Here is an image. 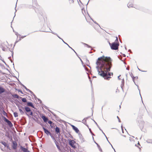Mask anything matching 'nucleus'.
Returning <instances> with one entry per match:
<instances>
[{
    "instance_id": "nucleus-1",
    "label": "nucleus",
    "mask_w": 152,
    "mask_h": 152,
    "mask_svg": "<svg viewBox=\"0 0 152 152\" xmlns=\"http://www.w3.org/2000/svg\"><path fill=\"white\" fill-rule=\"evenodd\" d=\"M112 59L110 57L104 55L99 57L96 60V68L98 75L105 80H109L111 78L110 76L113 75V72H109L112 66Z\"/></svg>"
},
{
    "instance_id": "nucleus-2",
    "label": "nucleus",
    "mask_w": 152,
    "mask_h": 152,
    "mask_svg": "<svg viewBox=\"0 0 152 152\" xmlns=\"http://www.w3.org/2000/svg\"><path fill=\"white\" fill-rule=\"evenodd\" d=\"M7 98L8 100L11 103H13L14 102L16 105L18 107L20 114L21 115H23L24 113L23 110L24 109V107L23 106H24V105H23V103L19 102L17 99H14V101H15V102H14L10 97H7Z\"/></svg>"
},
{
    "instance_id": "nucleus-3",
    "label": "nucleus",
    "mask_w": 152,
    "mask_h": 152,
    "mask_svg": "<svg viewBox=\"0 0 152 152\" xmlns=\"http://www.w3.org/2000/svg\"><path fill=\"white\" fill-rule=\"evenodd\" d=\"M23 110L24 113L23 115L25 113L28 117H30V115L32 116L33 115L31 108L28 106H24V109Z\"/></svg>"
},
{
    "instance_id": "nucleus-4",
    "label": "nucleus",
    "mask_w": 152,
    "mask_h": 152,
    "mask_svg": "<svg viewBox=\"0 0 152 152\" xmlns=\"http://www.w3.org/2000/svg\"><path fill=\"white\" fill-rule=\"evenodd\" d=\"M119 45V43H117L116 42H114L112 43L110 48L112 50H116L118 48V46Z\"/></svg>"
},
{
    "instance_id": "nucleus-5",
    "label": "nucleus",
    "mask_w": 152,
    "mask_h": 152,
    "mask_svg": "<svg viewBox=\"0 0 152 152\" xmlns=\"http://www.w3.org/2000/svg\"><path fill=\"white\" fill-rule=\"evenodd\" d=\"M2 118H3L4 121L7 123V125L10 127L11 128L13 127V124L10 121L8 120L4 116H3Z\"/></svg>"
},
{
    "instance_id": "nucleus-6",
    "label": "nucleus",
    "mask_w": 152,
    "mask_h": 152,
    "mask_svg": "<svg viewBox=\"0 0 152 152\" xmlns=\"http://www.w3.org/2000/svg\"><path fill=\"white\" fill-rule=\"evenodd\" d=\"M68 141L69 144L70 145L74 148H76L75 145H74L76 143V142L75 141L73 140H71L70 139H68Z\"/></svg>"
},
{
    "instance_id": "nucleus-7",
    "label": "nucleus",
    "mask_w": 152,
    "mask_h": 152,
    "mask_svg": "<svg viewBox=\"0 0 152 152\" xmlns=\"http://www.w3.org/2000/svg\"><path fill=\"white\" fill-rule=\"evenodd\" d=\"M49 29L50 31H46L45 29V30H42V31H42V32H51V33H52L53 34H54V35H56L57 36V37L59 38L60 39H61L62 41H63V42L64 43V44H66V43L65 42L64 40H63V39L61 38L58 35V34L54 32H53L52 31L50 28H49Z\"/></svg>"
},
{
    "instance_id": "nucleus-8",
    "label": "nucleus",
    "mask_w": 152,
    "mask_h": 152,
    "mask_svg": "<svg viewBox=\"0 0 152 152\" xmlns=\"http://www.w3.org/2000/svg\"><path fill=\"white\" fill-rule=\"evenodd\" d=\"M26 105V106H28L29 107V106H31L32 108H34L35 109H36L35 107L34 106L33 103L32 102H27V103H23V105Z\"/></svg>"
},
{
    "instance_id": "nucleus-9",
    "label": "nucleus",
    "mask_w": 152,
    "mask_h": 152,
    "mask_svg": "<svg viewBox=\"0 0 152 152\" xmlns=\"http://www.w3.org/2000/svg\"><path fill=\"white\" fill-rule=\"evenodd\" d=\"M4 93L6 94H8V92L6 91L5 88L1 86L0 85V95L1 94Z\"/></svg>"
},
{
    "instance_id": "nucleus-10",
    "label": "nucleus",
    "mask_w": 152,
    "mask_h": 152,
    "mask_svg": "<svg viewBox=\"0 0 152 152\" xmlns=\"http://www.w3.org/2000/svg\"><path fill=\"white\" fill-rule=\"evenodd\" d=\"M42 128L43 129L44 132L46 134L47 136L50 135L52 133H50V131L47 129L46 128L44 127V126L42 127Z\"/></svg>"
},
{
    "instance_id": "nucleus-11",
    "label": "nucleus",
    "mask_w": 152,
    "mask_h": 152,
    "mask_svg": "<svg viewBox=\"0 0 152 152\" xmlns=\"http://www.w3.org/2000/svg\"><path fill=\"white\" fill-rule=\"evenodd\" d=\"M40 116L41 118H42L45 122L46 123L47 122L48 120V118L46 117L44 114H40Z\"/></svg>"
},
{
    "instance_id": "nucleus-12",
    "label": "nucleus",
    "mask_w": 152,
    "mask_h": 152,
    "mask_svg": "<svg viewBox=\"0 0 152 152\" xmlns=\"http://www.w3.org/2000/svg\"><path fill=\"white\" fill-rule=\"evenodd\" d=\"M139 123V125L142 131H143L142 130L143 128L144 127V122L143 121H140V122L138 121Z\"/></svg>"
},
{
    "instance_id": "nucleus-13",
    "label": "nucleus",
    "mask_w": 152,
    "mask_h": 152,
    "mask_svg": "<svg viewBox=\"0 0 152 152\" xmlns=\"http://www.w3.org/2000/svg\"><path fill=\"white\" fill-rule=\"evenodd\" d=\"M71 125V126L72 127V129L75 131V132L76 133H78V134L80 133L79 132V130L77 127L73 125Z\"/></svg>"
},
{
    "instance_id": "nucleus-14",
    "label": "nucleus",
    "mask_w": 152,
    "mask_h": 152,
    "mask_svg": "<svg viewBox=\"0 0 152 152\" xmlns=\"http://www.w3.org/2000/svg\"><path fill=\"white\" fill-rule=\"evenodd\" d=\"M32 119L35 121L37 123H38V124H39L42 126V127L44 126V125L42 124L40 121H39V118H37V119L35 118H34V117L32 118Z\"/></svg>"
},
{
    "instance_id": "nucleus-15",
    "label": "nucleus",
    "mask_w": 152,
    "mask_h": 152,
    "mask_svg": "<svg viewBox=\"0 0 152 152\" xmlns=\"http://www.w3.org/2000/svg\"><path fill=\"white\" fill-rule=\"evenodd\" d=\"M32 5L33 6H35V7H37V9H39V6H38L37 4L36 0H32Z\"/></svg>"
},
{
    "instance_id": "nucleus-16",
    "label": "nucleus",
    "mask_w": 152,
    "mask_h": 152,
    "mask_svg": "<svg viewBox=\"0 0 152 152\" xmlns=\"http://www.w3.org/2000/svg\"><path fill=\"white\" fill-rule=\"evenodd\" d=\"M78 136L81 142L82 143L85 141V140L82 135L80 133H79Z\"/></svg>"
},
{
    "instance_id": "nucleus-17",
    "label": "nucleus",
    "mask_w": 152,
    "mask_h": 152,
    "mask_svg": "<svg viewBox=\"0 0 152 152\" xmlns=\"http://www.w3.org/2000/svg\"><path fill=\"white\" fill-rule=\"evenodd\" d=\"M20 149L23 152H30L27 148L22 146H20Z\"/></svg>"
},
{
    "instance_id": "nucleus-18",
    "label": "nucleus",
    "mask_w": 152,
    "mask_h": 152,
    "mask_svg": "<svg viewBox=\"0 0 152 152\" xmlns=\"http://www.w3.org/2000/svg\"><path fill=\"white\" fill-rule=\"evenodd\" d=\"M17 143L15 141H13L12 142V148L14 150H15L16 148Z\"/></svg>"
},
{
    "instance_id": "nucleus-19",
    "label": "nucleus",
    "mask_w": 152,
    "mask_h": 152,
    "mask_svg": "<svg viewBox=\"0 0 152 152\" xmlns=\"http://www.w3.org/2000/svg\"><path fill=\"white\" fill-rule=\"evenodd\" d=\"M28 7L29 8H32L34 9L36 12V13L38 12V11L36 9V7H35V6H33V5H29Z\"/></svg>"
},
{
    "instance_id": "nucleus-20",
    "label": "nucleus",
    "mask_w": 152,
    "mask_h": 152,
    "mask_svg": "<svg viewBox=\"0 0 152 152\" xmlns=\"http://www.w3.org/2000/svg\"><path fill=\"white\" fill-rule=\"evenodd\" d=\"M54 141L56 144V145L57 148L58 149V150H61V148H60V146H59L58 145V142L57 141L56 139L55 140H54Z\"/></svg>"
},
{
    "instance_id": "nucleus-21",
    "label": "nucleus",
    "mask_w": 152,
    "mask_h": 152,
    "mask_svg": "<svg viewBox=\"0 0 152 152\" xmlns=\"http://www.w3.org/2000/svg\"><path fill=\"white\" fill-rule=\"evenodd\" d=\"M55 131L56 134H59V132H60V128L56 126L55 128Z\"/></svg>"
},
{
    "instance_id": "nucleus-22",
    "label": "nucleus",
    "mask_w": 152,
    "mask_h": 152,
    "mask_svg": "<svg viewBox=\"0 0 152 152\" xmlns=\"http://www.w3.org/2000/svg\"><path fill=\"white\" fill-rule=\"evenodd\" d=\"M124 79H122L121 84V88L122 89V90L123 92H124V90L123 89V87L124 86Z\"/></svg>"
},
{
    "instance_id": "nucleus-23",
    "label": "nucleus",
    "mask_w": 152,
    "mask_h": 152,
    "mask_svg": "<svg viewBox=\"0 0 152 152\" xmlns=\"http://www.w3.org/2000/svg\"><path fill=\"white\" fill-rule=\"evenodd\" d=\"M92 138H93V139L94 140V142L96 145L97 147H98L99 151H102V148L100 147V145L97 142H96V141L94 140V138L93 137H92Z\"/></svg>"
},
{
    "instance_id": "nucleus-24",
    "label": "nucleus",
    "mask_w": 152,
    "mask_h": 152,
    "mask_svg": "<svg viewBox=\"0 0 152 152\" xmlns=\"http://www.w3.org/2000/svg\"><path fill=\"white\" fill-rule=\"evenodd\" d=\"M66 131L68 132V133H66V134L67 135L68 137H69L70 138L73 139V137L72 136L70 132H68L67 130H66Z\"/></svg>"
},
{
    "instance_id": "nucleus-25",
    "label": "nucleus",
    "mask_w": 152,
    "mask_h": 152,
    "mask_svg": "<svg viewBox=\"0 0 152 152\" xmlns=\"http://www.w3.org/2000/svg\"><path fill=\"white\" fill-rule=\"evenodd\" d=\"M12 96V99H15V98L17 99L18 97V95L16 94H11Z\"/></svg>"
},
{
    "instance_id": "nucleus-26",
    "label": "nucleus",
    "mask_w": 152,
    "mask_h": 152,
    "mask_svg": "<svg viewBox=\"0 0 152 152\" xmlns=\"http://www.w3.org/2000/svg\"><path fill=\"white\" fill-rule=\"evenodd\" d=\"M55 118L57 121H59L60 122H64V121L63 120L61 119L57 116Z\"/></svg>"
},
{
    "instance_id": "nucleus-27",
    "label": "nucleus",
    "mask_w": 152,
    "mask_h": 152,
    "mask_svg": "<svg viewBox=\"0 0 152 152\" xmlns=\"http://www.w3.org/2000/svg\"><path fill=\"white\" fill-rule=\"evenodd\" d=\"M134 82V84H135V85H136L137 86V88H138V90H139V91L140 95V97H141V100H142V102H143V101H142V97H141V94H140V90L139 88V86H138V85H137L136 84L135 81Z\"/></svg>"
},
{
    "instance_id": "nucleus-28",
    "label": "nucleus",
    "mask_w": 152,
    "mask_h": 152,
    "mask_svg": "<svg viewBox=\"0 0 152 152\" xmlns=\"http://www.w3.org/2000/svg\"><path fill=\"white\" fill-rule=\"evenodd\" d=\"M133 4L130 2H129L127 4V7L129 8L130 7H133Z\"/></svg>"
},
{
    "instance_id": "nucleus-29",
    "label": "nucleus",
    "mask_w": 152,
    "mask_h": 152,
    "mask_svg": "<svg viewBox=\"0 0 152 152\" xmlns=\"http://www.w3.org/2000/svg\"><path fill=\"white\" fill-rule=\"evenodd\" d=\"M66 45L68 46V47L70 48V49H71L75 53L76 55L78 56V54H77V53L72 48H71V47H70L69 45L67 44L66 43V44H65Z\"/></svg>"
},
{
    "instance_id": "nucleus-30",
    "label": "nucleus",
    "mask_w": 152,
    "mask_h": 152,
    "mask_svg": "<svg viewBox=\"0 0 152 152\" xmlns=\"http://www.w3.org/2000/svg\"><path fill=\"white\" fill-rule=\"evenodd\" d=\"M55 126H56V125L53 122L52 123V124L50 125V128L52 129H54L55 127Z\"/></svg>"
},
{
    "instance_id": "nucleus-31",
    "label": "nucleus",
    "mask_w": 152,
    "mask_h": 152,
    "mask_svg": "<svg viewBox=\"0 0 152 152\" xmlns=\"http://www.w3.org/2000/svg\"><path fill=\"white\" fill-rule=\"evenodd\" d=\"M6 136L8 138H9L10 139H11L12 140V137L11 135L9 133H7V134L6 135Z\"/></svg>"
},
{
    "instance_id": "nucleus-32",
    "label": "nucleus",
    "mask_w": 152,
    "mask_h": 152,
    "mask_svg": "<svg viewBox=\"0 0 152 152\" xmlns=\"http://www.w3.org/2000/svg\"><path fill=\"white\" fill-rule=\"evenodd\" d=\"M2 113L4 115H5L7 117V115L6 113L5 112V111H4V110L3 109H2Z\"/></svg>"
},
{
    "instance_id": "nucleus-33",
    "label": "nucleus",
    "mask_w": 152,
    "mask_h": 152,
    "mask_svg": "<svg viewBox=\"0 0 152 152\" xmlns=\"http://www.w3.org/2000/svg\"><path fill=\"white\" fill-rule=\"evenodd\" d=\"M41 104L42 105V108L43 109H44L43 107H44L45 109L47 110H48V109H48V107L47 106H46L44 104L42 103Z\"/></svg>"
},
{
    "instance_id": "nucleus-34",
    "label": "nucleus",
    "mask_w": 152,
    "mask_h": 152,
    "mask_svg": "<svg viewBox=\"0 0 152 152\" xmlns=\"http://www.w3.org/2000/svg\"><path fill=\"white\" fill-rule=\"evenodd\" d=\"M0 142L4 146H5L7 144V143L6 142L2 140Z\"/></svg>"
},
{
    "instance_id": "nucleus-35",
    "label": "nucleus",
    "mask_w": 152,
    "mask_h": 152,
    "mask_svg": "<svg viewBox=\"0 0 152 152\" xmlns=\"http://www.w3.org/2000/svg\"><path fill=\"white\" fill-rule=\"evenodd\" d=\"M93 121L96 124V126H97L98 127V128L102 132V131H103L100 128V127L97 124V123L94 120H93Z\"/></svg>"
},
{
    "instance_id": "nucleus-36",
    "label": "nucleus",
    "mask_w": 152,
    "mask_h": 152,
    "mask_svg": "<svg viewBox=\"0 0 152 152\" xmlns=\"http://www.w3.org/2000/svg\"><path fill=\"white\" fill-rule=\"evenodd\" d=\"M146 142L147 143H152V139H148L146 140Z\"/></svg>"
},
{
    "instance_id": "nucleus-37",
    "label": "nucleus",
    "mask_w": 152,
    "mask_h": 152,
    "mask_svg": "<svg viewBox=\"0 0 152 152\" xmlns=\"http://www.w3.org/2000/svg\"><path fill=\"white\" fill-rule=\"evenodd\" d=\"M13 115L15 117H16L18 116V114L17 112H15L13 113Z\"/></svg>"
},
{
    "instance_id": "nucleus-38",
    "label": "nucleus",
    "mask_w": 152,
    "mask_h": 152,
    "mask_svg": "<svg viewBox=\"0 0 152 152\" xmlns=\"http://www.w3.org/2000/svg\"><path fill=\"white\" fill-rule=\"evenodd\" d=\"M82 43L84 45H86L88 48H91V46L89 45L88 44L85 43L84 42H82Z\"/></svg>"
},
{
    "instance_id": "nucleus-39",
    "label": "nucleus",
    "mask_w": 152,
    "mask_h": 152,
    "mask_svg": "<svg viewBox=\"0 0 152 152\" xmlns=\"http://www.w3.org/2000/svg\"><path fill=\"white\" fill-rule=\"evenodd\" d=\"M15 90L16 91H18V92H20L21 94H23L22 91L20 89L15 88Z\"/></svg>"
},
{
    "instance_id": "nucleus-40",
    "label": "nucleus",
    "mask_w": 152,
    "mask_h": 152,
    "mask_svg": "<svg viewBox=\"0 0 152 152\" xmlns=\"http://www.w3.org/2000/svg\"><path fill=\"white\" fill-rule=\"evenodd\" d=\"M22 101L23 102H26V103H27V102H28V101H27V99L26 98H23L22 100Z\"/></svg>"
},
{
    "instance_id": "nucleus-41",
    "label": "nucleus",
    "mask_w": 152,
    "mask_h": 152,
    "mask_svg": "<svg viewBox=\"0 0 152 152\" xmlns=\"http://www.w3.org/2000/svg\"><path fill=\"white\" fill-rule=\"evenodd\" d=\"M91 19L93 21V22L95 24L97 25H98L99 26H100L99 25V24L98 23H97L96 21H94L92 18H91Z\"/></svg>"
},
{
    "instance_id": "nucleus-42",
    "label": "nucleus",
    "mask_w": 152,
    "mask_h": 152,
    "mask_svg": "<svg viewBox=\"0 0 152 152\" xmlns=\"http://www.w3.org/2000/svg\"><path fill=\"white\" fill-rule=\"evenodd\" d=\"M31 94L34 96V97L35 98V99L36 100V98H37V97L34 94V93L32 91V92L31 93Z\"/></svg>"
},
{
    "instance_id": "nucleus-43",
    "label": "nucleus",
    "mask_w": 152,
    "mask_h": 152,
    "mask_svg": "<svg viewBox=\"0 0 152 152\" xmlns=\"http://www.w3.org/2000/svg\"><path fill=\"white\" fill-rule=\"evenodd\" d=\"M37 113H36V114H33V117H34V118H35L36 119H37V118H39V116H38V117L37 116Z\"/></svg>"
},
{
    "instance_id": "nucleus-44",
    "label": "nucleus",
    "mask_w": 152,
    "mask_h": 152,
    "mask_svg": "<svg viewBox=\"0 0 152 152\" xmlns=\"http://www.w3.org/2000/svg\"><path fill=\"white\" fill-rule=\"evenodd\" d=\"M4 147H7V149H8L11 150L9 146V145L8 144H7L6 145V146H4Z\"/></svg>"
},
{
    "instance_id": "nucleus-45",
    "label": "nucleus",
    "mask_w": 152,
    "mask_h": 152,
    "mask_svg": "<svg viewBox=\"0 0 152 152\" xmlns=\"http://www.w3.org/2000/svg\"><path fill=\"white\" fill-rule=\"evenodd\" d=\"M0 66L1 67L2 69H5V67L3 64L0 63Z\"/></svg>"
},
{
    "instance_id": "nucleus-46",
    "label": "nucleus",
    "mask_w": 152,
    "mask_h": 152,
    "mask_svg": "<svg viewBox=\"0 0 152 152\" xmlns=\"http://www.w3.org/2000/svg\"><path fill=\"white\" fill-rule=\"evenodd\" d=\"M83 121H84V122H83V123L85 125H86L88 127V126L87 124V123H86V120H84Z\"/></svg>"
},
{
    "instance_id": "nucleus-47",
    "label": "nucleus",
    "mask_w": 152,
    "mask_h": 152,
    "mask_svg": "<svg viewBox=\"0 0 152 152\" xmlns=\"http://www.w3.org/2000/svg\"><path fill=\"white\" fill-rule=\"evenodd\" d=\"M37 99L38 100V102H39V103L41 104H42V101L39 99L37 98H36V100Z\"/></svg>"
},
{
    "instance_id": "nucleus-48",
    "label": "nucleus",
    "mask_w": 152,
    "mask_h": 152,
    "mask_svg": "<svg viewBox=\"0 0 152 152\" xmlns=\"http://www.w3.org/2000/svg\"><path fill=\"white\" fill-rule=\"evenodd\" d=\"M88 129H89V130L90 131V132L91 133V134H92V137H93V136H95V135L94 134H93L92 133V132H91V128H89V127H88Z\"/></svg>"
},
{
    "instance_id": "nucleus-49",
    "label": "nucleus",
    "mask_w": 152,
    "mask_h": 152,
    "mask_svg": "<svg viewBox=\"0 0 152 152\" xmlns=\"http://www.w3.org/2000/svg\"><path fill=\"white\" fill-rule=\"evenodd\" d=\"M18 80V83L21 86H22L23 85V84L22 83L19 81L18 79H17Z\"/></svg>"
},
{
    "instance_id": "nucleus-50",
    "label": "nucleus",
    "mask_w": 152,
    "mask_h": 152,
    "mask_svg": "<svg viewBox=\"0 0 152 152\" xmlns=\"http://www.w3.org/2000/svg\"><path fill=\"white\" fill-rule=\"evenodd\" d=\"M90 116H88L87 117H86V118H84V119L82 120V121H83L84 120H86L88 119V118H90Z\"/></svg>"
},
{
    "instance_id": "nucleus-51",
    "label": "nucleus",
    "mask_w": 152,
    "mask_h": 152,
    "mask_svg": "<svg viewBox=\"0 0 152 152\" xmlns=\"http://www.w3.org/2000/svg\"><path fill=\"white\" fill-rule=\"evenodd\" d=\"M131 76V77H132V80L133 81V82H134L135 81V80H134V79H135V78H136V77H134L133 76Z\"/></svg>"
},
{
    "instance_id": "nucleus-52",
    "label": "nucleus",
    "mask_w": 152,
    "mask_h": 152,
    "mask_svg": "<svg viewBox=\"0 0 152 152\" xmlns=\"http://www.w3.org/2000/svg\"><path fill=\"white\" fill-rule=\"evenodd\" d=\"M47 122L49 124H50V125L51 124L53 123V122L50 120L48 121Z\"/></svg>"
},
{
    "instance_id": "nucleus-53",
    "label": "nucleus",
    "mask_w": 152,
    "mask_h": 152,
    "mask_svg": "<svg viewBox=\"0 0 152 152\" xmlns=\"http://www.w3.org/2000/svg\"><path fill=\"white\" fill-rule=\"evenodd\" d=\"M10 52L12 53V55L11 56L12 57V58H13V54H14V52L13 50L10 51Z\"/></svg>"
},
{
    "instance_id": "nucleus-54",
    "label": "nucleus",
    "mask_w": 152,
    "mask_h": 152,
    "mask_svg": "<svg viewBox=\"0 0 152 152\" xmlns=\"http://www.w3.org/2000/svg\"><path fill=\"white\" fill-rule=\"evenodd\" d=\"M26 90L27 91L30 92V93L32 92V91L31 90L27 88Z\"/></svg>"
},
{
    "instance_id": "nucleus-55",
    "label": "nucleus",
    "mask_w": 152,
    "mask_h": 152,
    "mask_svg": "<svg viewBox=\"0 0 152 152\" xmlns=\"http://www.w3.org/2000/svg\"><path fill=\"white\" fill-rule=\"evenodd\" d=\"M15 34L17 36V38H18V36H19V35L20 36V34H19L17 32H15Z\"/></svg>"
},
{
    "instance_id": "nucleus-56",
    "label": "nucleus",
    "mask_w": 152,
    "mask_h": 152,
    "mask_svg": "<svg viewBox=\"0 0 152 152\" xmlns=\"http://www.w3.org/2000/svg\"><path fill=\"white\" fill-rule=\"evenodd\" d=\"M69 1L70 4L73 3H74L73 0H70V1Z\"/></svg>"
},
{
    "instance_id": "nucleus-57",
    "label": "nucleus",
    "mask_w": 152,
    "mask_h": 152,
    "mask_svg": "<svg viewBox=\"0 0 152 152\" xmlns=\"http://www.w3.org/2000/svg\"><path fill=\"white\" fill-rule=\"evenodd\" d=\"M2 50H3V51H5L6 50V48L5 47H2Z\"/></svg>"
},
{
    "instance_id": "nucleus-58",
    "label": "nucleus",
    "mask_w": 152,
    "mask_h": 152,
    "mask_svg": "<svg viewBox=\"0 0 152 152\" xmlns=\"http://www.w3.org/2000/svg\"><path fill=\"white\" fill-rule=\"evenodd\" d=\"M23 98L21 97H20V96H18V97L17 99H18L19 100H20V99H21V100H22V99H23Z\"/></svg>"
},
{
    "instance_id": "nucleus-59",
    "label": "nucleus",
    "mask_w": 152,
    "mask_h": 152,
    "mask_svg": "<svg viewBox=\"0 0 152 152\" xmlns=\"http://www.w3.org/2000/svg\"><path fill=\"white\" fill-rule=\"evenodd\" d=\"M117 118L118 119V122H121V120H120V118H119V117L118 116H117Z\"/></svg>"
},
{
    "instance_id": "nucleus-60",
    "label": "nucleus",
    "mask_w": 152,
    "mask_h": 152,
    "mask_svg": "<svg viewBox=\"0 0 152 152\" xmlns=\"http://www.w3.org/2000/svg\"><path fill=\"white\" fill-rule=\"evenodd\" d=\"M48 111L50 112L52 115L54 113L53 112L50 110V109H48Z\"/></svg>"
},
{
    "instance_id": "nucleus-61",
    "label": "nucleus",
    "mask_w": 152,
    "mask_h": 152,
    "mask_svg": "<svg viewBox=\"0 0 152 152\" xmlns=\"http://www.w3.org/2000/svg\"><path fill=\"white\" fill-rule=\"evenodd\" d=\"M66 133H66V134H64V136L66 138H68V136H67V135L66 134Z\"/></svg>"
},
{
    "instance_id": "nucleus-62",
    "label": "nucleus",
    "mask_w": 152,
    "mask_h": 152,
    "mask_svg": "<svg viewBox=\"0 0 152 152\" xmlns=\"http://www.w3.org/2000/svg\"><path fill=\"white\" fill-rule=\"evenodd\" d=\"M50 136L51 137V138H52V139H53L54 138H55L53 135L52 134L51 135H50Z\"/></svg>"
},
{
    "instance_id": "nucleus-63",
    "label": "nucleus",
    "mask_w": 152,
    "mask_h": 152,
    "mask_svg": "<svg viewBox=\"0 0 152 152\" xmlns=\"http://www.w3.org/2000/svg\"><path fill=\"white\" fill-rule=\"evenodd\" d=\"M27 36V35H25V36H22L20 37L21 38V39H23V38H24L26 37V36Z\"/></svg>"
},
{
    "instance_id": "nucleus-64",
    "label": "nucleus",
    "mask_w": 152,
    "mask_h": 152,
    "mask_svg": "<svg viewBox=\"0 0 152 152\" xmlns=\"http://www.w3.org/2000/svg\"><path fill=\"white\" fill-rule=\"evenodd\" d=\"M114 42H117V43H119L118 39H116Z\"/></svg>"
}]
</instances>
